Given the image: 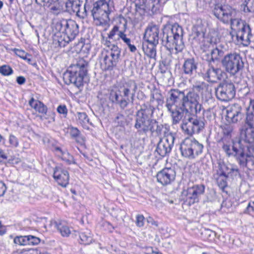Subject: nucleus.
Returning <instances> with one entry per match:
<instances>
[{
	"label": "nucleus",
	"instance_id": "nucleus-50",
	"mask_svg": "<svg viewBox=\"0 0 254 254\" xmlns=\"http://www.w3.org/2000/svg\"><path fill=\"white\" fill-rule=\"evenodd\" d=\"M147 222L148 223L150 224L151 225L155 227H157L158 226V222L150 216H149L147 218Z\"/></svg>",
	"mask_w": 254,
	"mask_h": 254
},
{
	"label": "nucleus",
	"instance_id": "nucleus-60",
	"mask_svg": "<svg viewBox=\"0 0 254 254\" xmlns=\"http://www.w3.org/2000/svg\"><path fill=\"white\" fill-rule=\"evenodd\" d=\"M3 6V2L2 1L0 0V9Z\"/></svg>",
	"mask_w": 254,
	"mask_h": 254
},
{
	"label": "nucleus",
	"instance_id": "nucleus-17",
	"mask_svg": "<svg viewBox=\"0 0 254 254\" xmlns=\"http://www.w3.org/2000/svg\"><path fill=\"white\" fill-rule=\"evenodd\" d=\"M175 137L172 133H167L161 138L158 143L156 151L161 156L164 157L170 152L173 145Z\"/></svg>",
	"mask_w": 254,
	"mask_h": 254
},
{
	"label": "nucleus",
	"instance_id": "nucleus-18",
	"mask_svg": "<svg viewBox=\"0 0 254 254\" xmlns=\"http://www.w3.org/2000/svg\"><path fill=\"white\" fill-rule=\"evenodd\" d=\"M244 118L242 108L238 104H233L226 108V119L229 123H236Z\"/></svg>",
	"mask_w": 254,
	"mask_h": 254
},
{
	"label": "nucleus",
	"instance_id": "nucleus-30",
	"mask_svg": "<svg viewBox=\"0 0 254 254\" xmlns=\"http://www.w3.org/2000/svg\"><path fill=\"white\" fill-rule=\"evenodd\" d=\"M197 65L193 59L185 60L183 65V70L185 74L193 76L196 73Z\"/></svg>",
	"mask_w": 254,
	"mask_h": 254
},
{
	"label": "nucleus",
	"instance_id": "nucleus-23",
	"mask_svg": "<svg viewBox=\"0 0 254 254\" xmlns=\"http://www.w3.org/2000/svg\"><path fill=\"white\" fill-rule=\"evenodd\" d=\"M53 177L58 184L63 187H66L68 184L69 178L68 172L64 169L62 166H58L55 168Z\"/></svg>",
	"mask_w": 254,
	"mask_h": 254
},
{
	"label": "nucleus",
	"instance_id": "nucleus-39",
	"mask_svg": "<svg viewBox=\"0 0 254 254\" xmlns=\"http://www.w3.org/2000/svg\"><path fill=\"white\" fill-rule=\"evenodd\" d=\"M13 69L8 65H2L0 66V73L4 76H9L13 73Z\"/></svg>",
	"mask_w": 254,
	"mask_h": 254
},
{
	"label": "nucleus",
	"instance_id": "nucleus-56",
	"mask_svg": "<svg viewBox=\"0 0 254 254\" xmlns=\"http://www.w3.org/2000/svg\"><path fill=\"white\" fill-rule=\"evenodd\" d=\"M6 232V229L4 226H3L0 221V235L4 234Z\"/></svg>",
	"mask_w": 254,
	"mask_h": 254
},
{
	"label": "nucleus",
	"instance_id": "nucleus-49",
	"mask_svg": "<svg viewBox=\"0 0 254 254\" xmlns=\"http://www.w3.org/2000/svg\"><path fill=\"white\" fill-rule=\"evenodd\" d=\"M6 190V188L5 184L0 181V196H2L4 194Z\"/></svg>",
	"mask_w": 254,
	"mask_h": 254
},
{
	"label": "nucleus",
	"instance_id": "nucleus-58",
	"mask_svg": "<svg viewBox=\"0 0 254 254\" xmlns=\"http://www.w3.org/2000/svg\"><path fill=\"white\" fill-rule=\"evenodd\" d=\"M23 60L26 61L28 64H31L32 62V58L31 56L30 55V57H28V56H25V58H24Z\"/></svg>",
	"mask_w": 254,
	"mask_h": 254
},
{
	"label": "nucleus",
	"instance_id": "nucleus-57",
	"mask_svg": "<svg viewBox=\"0 0 254 254\" xmlns=\"http://www.w3.org/2000/svg\"><path fill=\"white\" fill-rule=\"evenodd\" d=\"M71 134L73 136H77L79 134V130L76 128H72Z\"/></svg>",
	"mask_w": 254,
	"mask_h": 254
},
{
	"label": "nucleus",
	"instance_id": "nucleus-5",
	"mask_svg": "<svg viewBox=\"0 0 254 254\" xmlns=\"http://www.w3.org/2000/svg\"><path fill=\"white\" fill-rule=\"evenodd\" d=\"M88 63L83 59H79L76 63L71 65L63 74V79L67 85L73 84L79 87L83 85V79L87 73Z\"/></svg>",
	"mask_w": 254,
	"mask_h": 254
},
{
	"label": "nucleus",
	"instance_id": "nucleus-55",
	"mask_svg": "<svg viewBox=\"0 0 254 254\" xmlns=\"http://www.w3.org/2000/svg\"><path fill=\"white\" fill-rule=\"evenodd\" d=\"M109 39L108 37L106 39H103L102 43L108 47V49L111 48V42L109 40H108Z\"/></svg>",
	"mask_w": 254,
	"mask_h": 254
},
{
	"label": "nucleus",
	"instance_id": "nucleus-53",
	"mask_svg": "<svg viewBox=\"0 0 254 254\" xmlns=\"http://www.w3.org/2000/svg\"><path fill=\"white\" fill-rule=\"evenodd\" d=\"M247 209L249 212L254 211V200H251L249 203L247 207Z\"/></svg>",
	"mask_w": 254,
	"mask_h": 254
},
{
	"label": "nucleus",
	"instance_id": "nucleus-42",
	"mask_svg": "<svg viewBox=\"0 0 254 254\" xmlns=\"http://www.w3.org/2000/svg\"><path fill=\"white\" fill-rule=\"evenodd\" d=\"M8 142L11 147H17L19 145L18 138L14 135L10 134L8 137Z\"/></svg>",
	"mask_w": 254,
	"mask_h": 254
},
{
	"label": "nucleus",
	"instance_id": "nucleus-9",
	"mask_svg": "<svg viewBox=\"0 0 254 254\" xmlns=\"http://www.w3.org/2000/svg\"><path fill=\"white\" fill-rule=\"evenodd\" d=\"M132 86L133 90L135 92L137 86L134 82H130L129 85L113 87L110 93V101L113 103L118 104L122 109L126 108L129 102L128 96Z\"/></svg>",
	"mask_w": 254,
	"mask_h": 254
},
{
	"label": "nucleus",
	"instance_id": "nucleus-43",
	"mask_svg": "<svg viewBox=\"0 0 254 254\" xmlns=\"http://www.w3.org/2000/svg\"><path fill=\"white\" fill-rule=\"evenodd\" d=\"M28 245H38L40 242V240L39 238L34 237L31 235L27 236Z\"/></svg>",
	"mask_w": 254,
	"mask_h": 254
},
{
	"label": "nucleus",
	"instance_id": "nucleus-8",
	"mask_svg": "<svg viewBox=\"0 0 254 254\" xmlns=\"http://www.w3.org/2000/svg\"><path fill=\"white\" fill-rule=\"evenodd\" d=\"M121 50L118 46L113 44L111 48L103 49L99 56L101 68L104 70H112L119 62Z\"/></svg>",
	"mask_w": 254,
	"mask_h": 254
},
{
	"label": "nucleus",
	"instance_id": "nucleus-15",
	"mask_svg": "<svg viewBox=\"0 0 254 254\" xmlns=\"http://www.w3.org/2000/svg\"><path fill=\"white\" fill-rule=\"evenodd\" d=\"M204 127L202 119H197L195 117H189L183 121L182 129L188 134L191 135L199 133Z\"/></svg>",
	"mask_w": 254,
	"mask_h": 254
},
{
	"label": "nucleus",
	"instance_id": "nucleus-11",
	"mask_svg": "<svg viewBox=\"0 0 254 254\" xmlns=\"http://www.w3.org/2000/svg\"><path fill=\"white\" fill-rule=\"evenodd\" d=\"M203 148V145L192 137L186 138L180 147L182 155L189 159L196 158L202 153Z\"/></svg>",
	"mask_w": 254,
	"mask_h": 254
},
{
	"label": "nucleus",
	"instance_id": "nucleus-12",
	"mask_svg": "<svg viewBox=\"0 0 254 254\" xmlns=\"http://www.w3.org/2000/svg\"><path fill=\"white\" fill-rule=\"evenodd\" d=\"M153 110L151 107L146 108L138 111L136 118L134 127L139 134L146 133L151 130L154 120L152 119Z\"/></svg>",
	"mask_w": 254,
	"mask_h": 254
},
{
	"label": "nucleus",
	"instance_id": "nucleus-22",
	"mask_svg": "<svg viewBox=\"0 0 254 254\" xmlns=\"http://www.w3.org/2000/svg\"><path fill=\"white\" fill-rule=\"evenodd\" d=\"M217 164L218 169L216 170V175L228 177L229 176H236L238 173V168L234 164H226L221 160L218 161Z\"/></svg>",
	"mask_w": 254,
	"mask_h": 254
},
{
	"label": "nucleus",
	"instance_id": "nucleus-64",
	"mask_svg": "<svg viewBox=\"0 0 254 254\" xmlns=\"http://www.w3.org/2000/svg\"><path fill=\"white\" fill-rule=\"evenodd\" d=\"M202 254H207L206 253H203Z\"/></svg>",
	"mask_w": 254,
	"mask_h": 254
},
{
	"label": "nucleus",
	"instance_id": "nucleus-31",
	"mask_svg": "<svg viewBox=\"0 0 254 254\" xmlns=\"http://www.w3.org/2000/svg\"><path fill=\"white\" fill-rule=\"evenodd\" d=\"M55 151L56 154L60 157L62 160L67 164L70 165L76 163L73 157L67 150H63L60 147H57L55 149Z\"/></svg>",
	"mask_w": 254,
	"mask_h": 254
},
{
	"label": "nucleus",
	"instance_id": "nucleus-7",
	"mask_svg": "<svg viewBox=\"0 0 254 254\" xmlns=\"http://www.w3.org/2000/svg\"><path fill=\"white\" fill-rule=\"evenodd\" d=\"M219 40L217 30L212 29L200 43L201 48L204 52L211 51V59L213 61L219 60L224 55L225 51L224 46L219 43Z\"/></svg>",
	"mask_w": 254,
	"mask_h": 254
},
{
	"label": "nucleus",
	"instance_id": "nucleus-27",
	"mask_svg": "<svg viewBox=\"0 0 254 254\" xmlns=\"http://www.w3.org/2000/svg\"><path fill=\"white\" fill-rule=\"evenodd\" d=\"M207 27L209 28V31L210 29H212L209 28L208 24L205 20L198 19L196 20V23L193 27L192 31L197 37H201L202 39V41L208 34V33L206 34H205Z\"/></svg>",
	"mask_w": 254,
	"mask_h": 254
},
{
	"label": "nucleus",
	"instance_id": "nucleus-62",
	"mask_svg": "<svg viewBox=\"0 0 254 254\" xmlns=\"http://www.w3.org/2000/svg\"><path fill=\"white\" fill-rule=\"evenodd\" d=\"M84 12H85V13H86V8H85V6H84ZM85 15H86V13H85Z\"/></svg>",
	"mask_w": 254,
	"mask_h": 254
},
{
	"label": "nucleus",
	"instance_id": "nucleus-61",
	"mask_svg": "<svg viewBox=\"0 0 254 254\" xmlns=\"http://www.w3.org/2000/svg\"><path fill=\"white\" fill-rule=\"evenodd\" d=\"M254 153V146H253L252 149L251 150V153Z\"/></svg>",
	"mask_w": 254,
	"mask_h": 254
},
{
	"label": "nucleus",
	"instance_id": "nucleus-24",
	"mask_svg": "<svg viewBox=\"0 0 254 254\" xmlns=\"http://www.w3.org/2000/svg\"><path fill=\"white\" fill-rule=\"evenodd\" d=\"M159 28L156 25H149L147 27L144 38L148 43L158 44L159 43Z\"/></svg>",
	"mask_w": 254,
	"mask_h": 254
},
{
	"label": "nucleus",
	"instance_id": "nucleus-36",
	"mask_svg": "<svg viewBox=\"0 0 254 254\" xmlns=\"http://www.w3.org/2000/svg\"><path fill=\"white\" fill-rule=\"evenodd\" d=\"M217 183L219 188L223 191L227 192V189L228 188L227 179L228 177L222 176L221 175H214Z\"/></svg>",
	"mask_w": 254,
	"mask_h": 254
},
{
	"label": "nucleus",
	"instance_id": "nucleus-6",
	"mask_svg": "<svg viewBox=\"0 0 254 254\" xmlns=\"http://www.w3.org/2000/svg\"><path fill=\"white\" fill-rule=\"evenodd\" d=\"M114 9L112 0H98L93 3L91 10L93 22L96 26L108 27L110 21L109 15Z\"/></svg>",
	"mask_w": 254,
	"mask_h": 254
},
{
	"label": "nucleus",
	"instance_id": "nucleus-21",
	"mask_svg": "<svg viewBox=\"0 0 254 254\" xmlns=\"http://www.w3.org/2000/svg\"><path fill=\"white\" fill-rule=\"evenodd\" d=\"M176 177V172L172 168H165L158 172L156 178L158 182L163 186L173 182Z\"/></svg>",
	"mask_w": 254,
	"mask_h": 254
},
{
	"label": "nucleus",
	"instance_id": "nucleus-46",
	"mask_svg": "<svg viewBox=\"0 0 254 254\" xmlns=\"http://www.w3.org/2000/svg\"><path fill=\"white\" fill-rule=\"evenodd\" d=\"M126 39L127 40H124L123 42L128 46V47L130 52H135L137 49L134 45L131 44L130 39L127 37Z\"/></svg>",
	"mask_w": 254,
	"mask_h": 254
},
{
	"label": "nucleus",
	"instance_id": "nucleus-40",
	"mask_svg": "<svg viewBox=\"0 0 254 254\" xmlns=\"http://www.w3.org/2000/svg\"><path fill=\"white\" fill-rule=\"evenodd\" d=\"M27 236H17L14 239V243L19 245H28Z\"/></svg>",
	"mask_w": 254,
	"mask_h": 254
},
{
	"label": "nucleus",
	"instance_id": "nucleus-10",
	"mask_svg": "<svg viewBox=\"0 0 254 254\" xmlns=\"http://www.w3.org/2000/svg\"><path fill=\"white\" fill-rule=\"evenodd\" d=\"M221 128L223 136L218 141L219 145L228 156H237L239 159L242 158L243 151L234 149V142H236V140L232 139V127L230 125H225L222 126Z\"/></svg>",
	"mask_w": 254,
	"mask_h": 254
},
{
	"label": "nucleus",
	"instance_id": "nucleus-4",
	"mask_svg": "<svg viewBox=\"0 0 254 254\" xmlns=\"http://www.w3.org/2000/svg\"><path fill=\"white\" fill-rule=\"evenodd\" d=\"M183 30L178 24L168 25L163 29L162 41L165 46L171 52L175 54L182 52L185 47L183 40Z\"/></svg>",
	"mask_w": 254,
	"mask_h": 254
},
{
	"label": "nucleus",
	"instance_id": "nucleus-44",
	"mask_svg": "<svg viewBox=\"0 0 254 254\" xmlns=\"http://www.w3.org/2000/svg\"><path fill=\"white\" fill-rule=\"evenodd\" d=\"M12 51L14 52V53L20 58L24 59L25 58L26 56H28V57H30V55L26 53L24 51L18 49L16 48H14L12 50Z\"/></svg>",
	"mask_w": 254,
	"mask_h": 254
},
{
	"label": "nucleus",
	"instance_id": "nucleus-2",
	"mask_svg": "<svg viewBox=\"0 0 254 254\" xmlns=\"http://www.w3.org/2000/svg\"><path fill=\"white\" fill-rule=\"evenodd\" d=\"M246 124L241 130L240 138L234 142L235 150H242V158L234 156L241 166L254 168V157L251 150L254 146V99L251 100L247 108Z\"/></svg>",
	"mask_w": 254,
	"mask_h": 254
},
{
	"label": "nucleus",
	"instance_id": "nucleus-16",
	"mask_svg": "<svg viewBox=\"0 0 254 254\" xmlns=\"http://www.w3.org/2000/svg\"><path fill=\"white\" fill-rule=\"evenodd\" d=\"M218 99L227 102L232 99L235 95L234 85L232 83H222L219 84L215 90Z\"/></svg>",
	"mask_w": 254,
	"mask_h": 254
},
{
	"label": "nucleus",
	"instance_id": "nucleus-26",
	"mask_svg": "<svg viewBox=\"0 0 254 254\" xmlns=\"http://www.w3.org/2000/svg\"><path fill=\"white\" fill-rule=\"evenodd\" d=\"M160 0H135L134 3L137 10L142 12L150 10L153 11L154 8L157 6Z\"/></svg>",
	"mask_w": 254,
	"mask_h": 254
},
{
	"label": "nucleus",
	"instance_id": "nucleus-32",
	"mask_svg": "<svg viewBox=\"0 0 254 254\" xmlns=\"http://www.w3.org/2000/svg\"><path fill=\"white\" fill-rule=\"evenodd\" d=\"M70 41L69 38L60 31L55 35L53 38V44L56 47H64Z\"/></svg>",
	"mask_w": 254,
	"mask_h": 254
},
{
	"label": "nucleus",
	"instance_id": "nucleus-59",
	"mask_svg": "<svg viewBox=\"0 0 254 254\" xmlns=\"http://www.w3.org/2000/svg\"><path fill=\"white\" fill-rule=\"evenodd\" d=\"M51 10L54 12V13L57 14L59 12L58 8L55 6H52L51 8Z\"/></svg>",
	"mask_w": 254,
	"mask_h": 254
},
{
	"label": "nucleus",
	"instance_id": "nucleus-37",
	"mask_svg": "<svg viewBox=\"0 0 254 254\" xmlns=\"http://www.w3.org/2000/svg\"><path fill=\"white\" fill-rule=\"evenodd\" d=\"M80 243L84 245H89L92 242V234L89 231L81 232L79 234Z\"/></svg>",
	"mask_w": 254,
	"mask_h": 254
},
{
	"label": "nucleus",
	"instance_id": "nucleus-48",
	"mask_svg": "<svg viewBox=\"0 0 254 254\" xmlns=\"http://www.w3.org/2000/svg\"><path fill=\"white\" fill-rule=\"evenodd\" d=\"M57 112L60 114L66 116L67 114V109L65 105H60L57 108Z\"/></svg>",
	"mask_w": 254,
	"mask_h": 254
},
{
	"label": "nucleus",
	"instance_id": "nucleus-34",
	"mask_svg": "<svg viewBox=\"0 0 254 254\" xmlns=\"http://www.w3.org/2000/svg\"><path fill=\"white\" fill-rule=\"evenodd\" d=\"M77 122L84 128L88 129L89 125L91 124L89 122V119L85 113L78 112L76 116Z\"/></svg>",
	"mask_w": 254,
	"mask_h": 254
},
{
	"label": "nucleus",
	"instance_id": "nucleus-38",
	"mask_svg": "<svg viewBox=\"0 0 254 254\" xmlns=\"http://www.w3.org/2000/svg\"><path fill=\"white\" fill-rule=\"evenodd\" d=\"M233 202L231 197H227L221 204V210L225 212H228L233 210Z\"/></svg>",
	"mask_w": 254,
	"mask_h": 254
},
{
	"label": "nucleus",
	"instance_id": "nucleus-20",
	"mask_svg": "<svg viewBox=\"0 0 254 254\" xmlns=\"http://www.w3.org/2000/svg\"><path fill=\"white\" fill-rule=\"evenodd\" d=\"M29 104L36 112L42 114L44 119H49L50 121H55V113L49 112L47 115L48 108L42 102L32 98L29 101Z\"/></svg>",
	"mask_w": 254,
	"mask_h": 254
},
{
	"label": "nucleus",
	"instance_id": "nucleus-14",
	"mask_svg": "<svg viewBox=\"0 0 254 254\" xmlns=\"http://www.w3.org/2000/svg\"><path fill=\"white\" fill-rule=\"evenodd\" d=\"M56 28L72 41L78 33V26L75 21L63 19L57 23Z\"/></svg>",
	"mask_w": 254,
	"mask_h": 254
},
{
	"label": "nucleus",
	"instance_id": "nucleus-41",
	"mask_svg": "<svg viewBox=\"0 0 254 254\" xmlns=\"http://www.w3.org/2000/svg\"><path fill=\"white\" fill-rule=\"evenodd\" d=\"M246 2L244 10L254 14V0H247Z\"/></svg>",
	"mask_w": 254,
	"mask_h": 254
},
{
	"label": "nucleus",
	"instance_id": "nucleus-28",
	"mask_svg": "<svg viewBox=\"0 0 254 254\" xmlns=\"http://www.w3.org/2000/svg\"><path fill=\"white\" fill-rule=\"evenodd\" d=\"M50 225L56 228L63 237H68L71 233V228L67 222L64 220H52Z\"/></svg>",
	"mask_w": 254,
	"mask_h": 254
},
{
	"label": "nucleus",
	"instance_id": "nucleus-19",
	"mask_svg": "<svg viewBox=\"0 0 254 254\" xmlns=\"http://www.w3.org/2000/svg\"><path fill=\"white\" fill-rule=\"evenodd\" d=\"M205 188L203 185H195L189 188L184 192L186 195V201L189 205L194 204L199 201V196L204 193Z\"/></svg>",
	"mask_w": 254,
	"mask_h": 254
},
{
	"label": "nucleus",
	"instance_id": "nucleus-25",
	"mask_svg": "<svg viewBox=\"0 0 254 254\" xmlns=\"http://www.w3.org/2000/svg\"><path fill=\"white\" fill-rule=\"evenodd\" d=\"M127 30V24H124V27L122 28L118 25H115L108 34V38L109 40L117 41L122 40L123 41L126 40L127 37L125 33Z\"/></svg>",
	"mask_w": 254,
	"mask_h": 254
},
{
	"label": "nucleus",
	"instance_id": "nucleus-29",
	"mask_svg": "<svg viewBox=\"0 0 254 254\" xmlns=\"http://www.w3.org/2000/svg\"><path fill=\"white\" fill-rule=\"evenodd\" d=\"M222 70L218 68L210 67L205 74L206 80L210 82H216L220 80L222 77Z\"/></svg>",
	"mask_w": 254,
	"mask_h": 254
},
{
	"label": "nucleus",
	"instance_id": "nucleus-47",
	"mask_svg": "<svg viewBox=\"0 0 254 254\" xmlns=\"http://www.w3.org/2000/svg\"><path fill=\"white\" fill-rule=\"evenodd\" d=\"M136 225L139 227H142L144 223V217L142 215H138L136 217Z\"/></svg>",
	"mask_w": 254,
	"mask_h": 254
},
{
	"label": "nucleus",
	"instance_id": "nucleus-13",
	"mask_svg": "<svg viewBox=\"0 0 254 254\" xmlns=\"http://www.w3.org/2000/svg\"><path fill=\"white\" fill-rule=\"evenodd\" d=\"M223 67L228 72L235 74L242 69L244 63L240 55L236 53L225 55L221 61Z\"/></svg>",
	"mask_w": 254,
	"mask_h": 254
},
{
	"label": "nucleus",
	"instance_id": "nucleus-45",
	"mask_svg": "<svg viewBox=\"0 0 254 254\" xmlns=\"http://www.w3.org/2000/svg\"><path fill=\"white\" fill-rule=\"evenodd\" d=\"M37 3L43 4L44 6H50L52 3L57 2L58 0H35Z\"/></svg>",
	"mask_w": 254,
	"mask_h": 254
},
{
	"label": "nucleus",
	"instance_id": "nucleus-54",
	"mask_svg": "<svg viewBox=\"0 0 254 254\" xmlns=\"http://www.w3.org/2000/svg\"><path fill=\"white\" fill-rule=\"evenodd\" d=\"M17 82L20 84H23L25 82V78L23 76H18L16 79Z\"/></svg>",
	"mask_w": 254,
	"mask_h": 254
},
{
	"label": "nucleus",
	"instance_id": "nucleus-51",
	"mask_svg": "<svg viewBox=\"0 0 254 254\" xmlns=\"http://www.w3.org/2000/svg\"><path fill=\"white\" fill-rule=\"evenodd\" d=\"M7 158L4 150L0 148V163L6 160Z\"/></svg>",
	"mask_w": 254,
	"mask_h": 254
},
{
	"label": "nucleus",
	"instance_id": "nucleus-3",
	"mask_svg": "<svg viewBox=\"0 0 254 254\" xmlns=\"http://www.w3.org/2000/svg\"><path fill=\"white\" fill-rule=\"evenodd\" d=\"M214 15L224 23L231 22V27L236 33L237 40L244 46H248L252 37L249 25L236 18V11L228 5H216L213 10Z\"/></svg>",
	"mask_w": 254,
	"mask_h": 254
},
{
	"label": "nucleus",
	"instance_id": "nucleus-63",
	"mask_svg": "<svg viewBox=\"0 0 254 254\" xmlns=\"http://www.w3.org/2000/svg\"><path fill=\"white\" fill-rule=\"evenodd\" d=\"M121 125H124V123L122 122V123H121Z\"/></svg>",
	"mask_w": 254,
	"mask_h": 254
},
{
	"label": "nucleus",
	"instance_id": "nucleus-33",
	"mask_svg": "<svg viewBox=\"0 0 254 254\" xmlns=\"http://www.w3.org/2000/svg\"><path fill=\"white\" fill-rule=\"evenodd\" d=\"M80 5L77 1L68 0L65 3L66 10L70 13H75L78 16L83 17V15H80L79 7Z\"/></svg>",
	"mask_w": 254,
	"mask_h": 254
},
{
	"label": "nucleus",
	"instance_id": "nucleus-1",
	"mask_svg": "<svg viewBox=\"0 0 254 254\" xmlns=\"http://www.w3.org/2000/svg\"><path fill=\"white\" fill-rule=\"evenodd\" d=\"M203 88V84L193 86L186 95L184 92L177 89L171 90L166 107L171 113L174 124L179 123L183 119L185 110L196 113L200 111L199 94Z\"/></svg>",
	"mask_w": 254,
	"mask_h": 254
},
{
	"label": "nucleus",
	"instance_id": "nucleus-52",
	"mask_svg": "<svg viewBox=\"0 0 254 254\" xmlns=\"http://www.w3.org/2000/svg\"><path fill=\"white\" fill-rule=\"evenodd\" d=\"M12 254H38V252L35 250L32 251L31 252L20 251L14 252Z\"/></svg>",
	"mask_w": 254,
	"mask_h": 254
},
{
	"label": "nucleus",
	"instance_id": "nucleus-35",
	"mask_svg": "<svg viewBox=\"0 0 254 254\" xmlns=\"http://www.w3.org/2000/svg\"><path fill=\"white\" fill-rule=\"evenodd\" d=\"M157 44L148 43L147 45L143 46V51L145 55L150 58L154 59L156 56V46Z\"/></svg>",
	"mask_w": 254,
	"mask_h": 254
}]
</instances>
